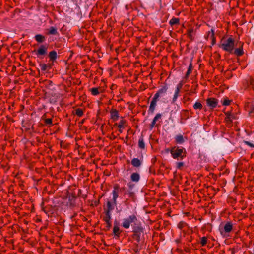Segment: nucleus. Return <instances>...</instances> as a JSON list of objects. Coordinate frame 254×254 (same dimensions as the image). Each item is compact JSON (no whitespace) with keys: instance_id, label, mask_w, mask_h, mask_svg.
I'll list each match as a JSON object with an SVG mask.
<instances>
[{"instance_id":"nucleus-1","label":"nucleus","mask_w":254,"mask_h":254,"mask_svg":"<svg viewBox=\"0 0 254 254\" xmlns=\"http://www.w3.org/2000/svg\"><path fill=\"white\" fill-rule=\"evenodd\" d=\"M168 87L166 85L162 86L154 94L149 107L148 112L149 114H153L157 106V102L159 98L165 95L167 93Z\"/></svg>"},{"instance_id":"nucleus-2","label":"nucleus","mask_w":254,"mask_h":254,"mask_svg":"<svg viewBox=\"0 0 254 254\" xmlns=\"http://www.w3.org/2000/svg\"><path fill=\"white\" fill-rule=\"evenodd\" d=\"M171 154L174 159H183L186 156V150L183 147L174 146L171 147Z\"/></svg>"},{"instance_id":"nucleus-3","label":"nucleus","mask_w":254,"mask_h":254,"mask_svg":"<svg viewBox=\"0 0 254 254\" xmlns=\"http://www.w3.org/2000/svg\"><path fill=\"white\" fill-rule=\"evenodd\" d=\"M219 47L225 51L232 53L234 48V40L231 37L226 40L223 39L221 41Z\"/></svg>"},{"instance_id":"nucleus-4","label":"nucleus","mask_w":254,"mask_h":254,"mask_svg":"<svg viewBox=\"0 0 254 254\" xmlns=\"http://www.w3.org/2000/svg\"><path fill=\"white\" fill-rule=\"evenodd\" d=\"M137 222L138 219L136 215L132 214L123 219L122 226L125 229H128L130 225L132 226L133 225H135Z\"/></svg>"},{"instance_id":"nucleus-5","label":"nucleus","mask_w":254,"mask_h":254,"mask_svg":"<svg viewBox=\"0 0 254 254\" xmlns=\"http://www.w3.org/2000/svg\"><path fill=\"white\" fill-rule=\"evenodd\" d=\"M126 188L125 187L121 188L118 184H115L113 186V190H112V200L114 205L117 204V199L119 197L120 192L125 190Z\"/></svg>"},{"instance_id":"nucleus-6","label":"nucleus","mask_w":254,"mask_h":254,"mask_svg":"<svg viewBox=\"0 0 254 254\" xmlns=\"http://www.w3.org/2000/svg\"><path fill=\"white\" fill-rule=\"evenodd\" d=\"M48 48V44H41L38 48L37 50H34L33 52L35 53L37 57L41 58L47 55Z\"/></svg>"},{"instance_id":"nucleus-7","label":"nucleus","mask_w":254,"mask_h":254,"mask_svg":"<svg viewBox=\"0 0 254 254\" xmlns=\"http://www.w3.org/2000/svg\"><path fill=\"white\" fill-rule=\"evenodd\" d=\"M233 229V224L231 222H227L223 228H220L219 231L221 234L225 236L226 234L230 233Z\"/></svg>"},{"instance_id":"nucleus-8","label":"nucleus","mask_w":254,"mask_h":254,"mask_svg":"<svg viewBox=\"0 0 254 254\" xmlns=\"http://www.w3.org/2000/svg\"><path fill=\"white\" fill-rule=\"evenodd\" d=\"M207 105L211 109H213L217 107L218 105V100L215 98H208L206 100Z\"/></svg>"},{"instance_id":"nucleus-9","label":"nucleus","mask_w":254,"mask_h":254,"mask_svg":"<svg viewBox=\"0 0 254 254\" xmlns=\"http://www.w3.org/2000/svg\"><path fill=\"white\" fill-rule=\"evenodd\" d=\"M225 114L227 115L225 119L226 125L228 127H230L232 126V123L233 120L236 119V117L234 114H231L229 112L226 113Z\"/></svg>"},{"instance_id":"nucleus-10","label":"nucleus","mask_w":254,"mask_h":254,"mask_svg":"<svg viewBox=\"0 0 254 254\" xmlns=\"http://www.w3.org/2000/svg\"><path fill=\"white\" fill-rule=\"evenodd\" d=\"M144 228L140 223H137L135 225H132V232L143 233Z\"/></svg>"},{"instance_id":"nucleus-11","label":"nucleus","mask_w":254,"mask_h":254,"mask_svg":"<svg viewBox=\"0 0 254 254\" xmlns=\"http://www.w3.org/2000/svg\"><path fill=\"white\" fill-rule=\"evenodd\" d=\"M111 118L114 121L118 120L119 117V111L116 109H112L110 111Z\"/></svg>"},{"instance_id":"nucleus-12","label":"nucleus","mask_w":254,"mask_h":254,"mask_svg":"<svg viewBox=\"0 0 254 254\" xmlns=\"http://www.w3.org/2000/svg\"><path fill=\"white\" fill-rule=\"evenodd\" d=\"M133 234L132 235V238L136 242L137 244L136 245L137 246L138 244L140 242V237L141 235L143 233H139L138 232H132Z\"/></svg>"},{"instance_id":"nucleus-13","label":"nucleus","mask_w":254,"mask_h":254,"mask_svg":"<svg viewBox=\"0 0 254 254\" xmlns=\"http://www.w3.org/2000/svg\"><path fill=\"white\" fill-rule=\"evenodd\" d=\"M34 39L38 43H42L45 41L46 37L45 36L41 34H36L34 36Z\"/></svg>"},{"instance_id":"nucleus-14","label":"nucleus","mask_w":254,"mask_h":254,"mask_svg":"<svg viewBox=\"0 0 254 254\" xmlns=\"http://www.w3.org/2000/svg\"><path fill=\"white\" fill-rule=\"evenodd\" d=\"M46 114H44L42 116V120H44V124L45 125L48 126V127H50L52 126V120L51 118L47 119L46 118Z\"/></svg>"},{"instance_id":"nucleus-15","label":"nucleus","mask_w":254,"mask_h":254,"mask_svg":"<svg viewBox=\"0 0 254 254\" xmlns=\"http://www.w3.org/2000/svg\"><path fill=\"white\" fill-rule=\"evenodd\" d=\"M140 178V175L138 173H133L130 175V180L134 182H138Z\"/></svg>"},{"instance_id":"nucleus-16","label":"nucleus","mask_w":254,"mask_h":254,"mask_svg":"<svg viewBox=\"0 0 254 254\" xmlns=\"http://www.w3.org/2000/svg\"><path fill=\"white\" fill-rule=\"evenodd\" d=\"M187 35L188 37L190 40H193L194 38V31L193 28H190L187 30Z\"/></svg>"},{"instance_id":"nucleus-17","label":"nucleus","mask_w":254,"mask_h":254,"mask_svg":"<svg viewBox=\"0 0 254 254\" xmlns=\"http://www.w3.org/2000/svg\"><path fill=\"white\" fill-rule=\"evenodd\" d=\"M49 58L50 59V61L52 62L55 61L57 58V54L56 51H52L49 53Z\"/></svg>"},{"instance_id":"nucleus-18","label":"nucleus","mask_w":254,"mask_h":254,"mask_svg":"<svg viewBox=\"0 0 254 254\" xmlns=\"http://www.w3.org/2000/svg\"><path fill=\"white\" fill-rule=\"evenodd\" d=\"M175 140L176 143L179 144H183L185 141L183 136L182 134L177 135L175 137Z\"/></svg>"},{"instance_id":"nucleus-19","label":"nucleus","mask_w":254,"mask_h":254,"mask_svg":"<svg viewBox=\"0 0 254 254\" xmlns=\"http://www.w3.org/2000/svg\"><path fill=\"white\" fill-rule=\"evenodd\" d=\"M131 165L134 167H139L141 165V161L138 159L134 158L131 161Z\"/></svg>"},{"instance_id":"nucleus-20","label":"nucleus","mask_w":254,"mask_h":254,"mask_svg":"<svg viewBox=\"0 0 254 254\" xmlns=\"http://www.w3.org/2000/svg\"><path fill=\"white\" fill-rule=\"evenodd\" d=\"M126 121L124 119H122L120 122L119 123V124H118V127L119 128V131L120 132V133H122L123 132V129L125 128V126H126Z\"/></svg>"},{"instance_id":"nucleus-21","label":"nucleus","mask_w":254,"mask_h":254,"mask_svg":"<svg viewBox=\"0 0 254 254\" xmlns=\"http://www.w3.org/2000/svg\"><path fill=\"white\" fill-rule=\"evenodd\" d=\"M90 91L92 94L94 96L98 95L100 93H102L103 91V90L100 87L92 88L90 89Z\"/></svg>"},{"instance_id":"nucleus-22","label":"nucleus","mask_w":254,"mask_h":254,"mask_svg":"<svg viewBox=\"0 0 254 254\" xmlns=\"http://www.w3.org/2000/svg\"><path fill=\"white\" fill-rule=\"evenodd\" d=\"M47 34L48 35H57L58 34L57 29L55 27L51 26L48 29V32Z\"/></svg>"},{"instance_id":"nucleus-23","label":"nucleus","mask_w":254,"mask_h":254,"mask_svg":"<svg viewBox=\"0 0 254 254\" xmlns=\"http://www.w3.org/2000/svg\"><path fill=\"white\" fill-rule=\"evenodd\" d=\"M192 69H193L192 63V62H191L190 63V64H189V67L188 68V70L186 72V73L185 75V78L187 79L189 77V75L192 72Z\"/></svg>"},{"instance_id":"nucleus-24","label":"nucleus","mask_w":254,"mask_h":254,"mask_svg":"<svg viewBox=\"0 0 254 254\" xmlns=\"http://www.w3.org/2000/svg\"><path fill=\"white\" fill-rule=\"evenodd\" d=\"M113 233L115 236L119 237L121 233L120 227L117 224H115L113 228Z\"/></svg>"},{"instance_id":"nucleus-25","label":"nucleus","mask_w":254,"mask_h":254,"mask_svg":"<svg viewBox=\"0 0 254 254\" xmlns=\"http://www.w3.org/2000/svg\"><path fill=\"white\" fill-rule=\"evenodd\" d=\"M180 20L178 18L173 17L170 19L169 22V24L173 26L175 25H179V24Z\"/></svg>"},{"instance_id":"nucleus-26","label":"nucleus","mask_w":254,"mask_h":254,"mask_svg":"<svg viewBox=\"0 0 254 254\" xmlns=\"http://www.w3.org/2000/svg\"><path fill=\"white\" fill-rule=\"evenodd\" d=\"M178 228L182 230L184 228H189L188 225L184 221H180L178 224Z\"/></svg>"},{"instance_id":"nucleus-27","label":"nucleus","mask_w":254,"mask_h":254,"mask_svg":"<svg viewBox=\"0 0 254 254\" xmlns=\"http://www.w3.org/2000/svg\"><path fill=\"white\" fill-rule=\"evenodd\" d=\"M138 147L142 149H143L145 148V143L144 142L143 137L142 135H141L138 140Z\"/></svg>"},{"instance_id":"nucleus-28","label":"nucleus","mask_w":254,"mask_h":254,"mask_svg":"<svg viewBox=\"0 0 254 254\" xmlns=\"http://www.w3.org/2000/svg\"><path fill=\"white\" fill-rule=\"evenodd\" d=\"M107 208L105 212L107 213H111V211L114 209V205L109 201L107 203Z\"/></svg>"},{"instance_id":"nucleus-29","label":"nucleus","mask_w":254,"mask_h":254,"mask_svg":"<svg viewBox=\"0 0 254 254\" xmlns=\"http://www.w3.org/2000/svg\"><path fill=\"white\" fill-rule=\"evenodd\" d=\"M234 54L237 56H241L243 55L244 52L242 47L238 48H236L234 52Z\"/></svg>"},{"instance_id":"nucleus-30","label":"nucleus","mask_w":254,"mask_h":254,"mask_svg":"<svg viewBox=\"0 0 254 254\" xmlns=\"http://www.w3.org/2000/svg\"><path fill=\"white\" fill-rule=\"evenodd\" d=\"M104 220L106 223L111 222V213L105 212V216L104 217Z\"/></svg>"},{"instance_id":"nucleus-31","label":"nucleus","mask_w":254,"mask_h":254,"mask_svg":"<svg viewBox=\"0 0 254 254\" xmlns=\"http://www.w3.org/2000/svg\"><path fill=\"white\" fill-rule=\"evenodd\" d=\"M126 195H127L129 198L132 199H133L135 196V193L134 192L131 190H127V191L125 192L124 195L125 196Z\"/></svg>"},{"instance_id":"nucleus-32","label":"nucleus","mask_w":254,"mask_h":254,"mask_svg":"<svg viewBox=\"0 0 254 254\" xmlns=\"http://www.w3.org/2000/svg\"><path fill=\"white\" fill-rule=\"evenodd\" d=\"M208 242V239L206 237H202L200 238V243L202 246H205Z\"/></svg>"},{"instance_id":"nucleus-33","label":"nucleus","mask_w":254,"mask_h":254,"mask_svg":"<svg viewBox=\"0 0 254 254\" xmlns=\"http://www.w3.org/2000/svg\"><path fill=\"white\" fill-rule=\"evenodd\" d=\"M75 114L78 117H82L84 114L83 110L81 108H77L75 110Z\"/></svg>"},{"instance_id":"nucleus-34","label":"nucleus","mask_w":254,"mask_h":254,"mask_svg":"<svg viewBox=\"0 0 254 254\" xmlns=\"http://www.w3.org/2000/svg\"><path fill=\"white\" fill-rule=\"evenodd\" d=\"M202 105L199 102H196L193 105V108L195 110H201L202 109Z\"/></svg>"},{"instance_id":"nucleus-35","label":"nucleus","mask_w":254,"mask_h":254,"mask_svg":"<svg viewBox=\"0 0 254 254\" xmlns=\"http://www.w3.org/2000/svg\"><path fill=\"white\" fill-rule=\"evenodd\" d=\"M176 165L177 169L181 170L184 166V163L183 162H176Z\"/></svg>"},{"instance_id":"nucleus-36","label":"nucleus","mask_w":254,"mask_h":254,"mask_svg":"<svg viewBox=\"0 0 254 254\" xmlns=\"http://www.w3.org/2000/svg\"><path fill=\"white\" fill-rule=\"evenodd\" d=\"M231 101H232L231 100H229L227 98H226V99H224L222 104L224 106H228V105H229L230 104Z\"/></svg>"},{"instance_id":"nucleus-37","label":"nucleus","mask_w":254,"mask_h":254,"mask_svg":"<svg viewBox=\"0 0 254 254\" xmlns=\"http://www.w3.org/2000/svg\"><path fill=\"white\" fill-rule=\"evenodd\" d=\"M40 66L42 71H46L48 67V65L45 64H40Z\"/></svg>"},{"instance_id":"nucleus-38","label":"nucleus","mask_w":254,"mask_h":254,"mask_svg":"<svg viewBox=\"0 0 254 254\" xmlns=\"http://www.w3.org/2000/svg\"><path fill=\"white\" fill-rule=\"evenodd\" d=\"M244 143L245 144L251 147H253V148H254V144H252V143H251L250 142L248 141H244Z\"/></svg>"},{"instance_id":"nucleus-39","label":"nucleus","mask_w":254,"mask_h":254,"mask_svg":"<svg viewBox=\"0 0 254 254\" xmlns=\"http://www.w3.org/2000/svg\"><path fill=\"white\" fill-rule=\"evenodd\" d=\"M156 121L154 120V119H153L150 125L149 128L150 129H152L155 126V125L156 124Z\"/></svg>"},{"instance_id":"nucleus-40","label":"nucleus","mask_w":254,"mask_h":254,"mask_svg":"<svg viewBox=\"0 0 254 254\" xmlns=\"http://www.w3.org/2000/svg\"><path fill=\"white\" fill-rule=\"evenodd\" d=\"M162 117V115L160 113H157L156 116H155V117L153 118V119H154V120L155 121H157L158 120H159V119H161Z\"/></svg>"},{"instance_id":"nucleus-41","label":"nucleus","mask_w":254,"mask_h":254,"mask_svg":"<svg viewBox=\"0 0 254 254\" xmlns=\"http://www.w3.org/2000/svg\"><path fill=\"white\" fill-rule=\"evenodd\" d=\"M178 96H179V94L174 93L173 99H172V103H174L176 101Z\"/></svg>"},{"instance_id":"nucleus-42","label":"nucleus","mask_w":254,"mask_h":254,"mask_svg":"<svg viewBox=\"0 0 254 254\" xmlns=\"http://www.w3.org/2000/svg\"><path fill=\"white\" fill-rule=\"evenodd\" d=\"M112 226V222L106 223V228L107 230H109Z\"/></svg>"},{"instance_id":"nucleus-43","label":"nucleus","mask_w":254,"mask_h":254,"mask_svg":"<svg viewBox=\"0 0 254 254\" xmlns=\"http://www.w3.org/2000/svg\"><path fill=\"white\" fill-rule=\"evenodd\" d=\"M182 86H183V84L182 83V82H180V83H179L177 85V87H176V88H177V89H178H178H180H180L182 88Z\"/></svg>"},{"instance_id":"nucleus-44","label":"nucleus","mask_w":254,"mask_h":254,"mask_svg":"<svg viewBox=\"0 0 254 254\" xmlns=\"http://www.w3.org/2000/svg\"><path fill=\"white\" fill-rule=\"evenodd\" d=\"M250 106H251V110L250 111V113H254V105L251 104Z\"/></svg>"},{"instance_id":"nucleus-45","label":"nucleus","mask_w":254,"mask_h":254,"mask_svg":"<svg viewBox=\"0 0 254 254\" xmlns=\"http://www.w3.org/2000/svg\"><path fill=\"white\" fill-rule=\"evenodd\" d=\"M188 229L189 228H184L181 231L184 234H186V233H187Z\"/></svg>"},{"instance_id":"nucleus-46","label":"nucleus","mask_w":254,"mask_h":254,"mask_svg":"<svg viewBox=\"0 0 254 254\" xmlns=\"http://www.w3.org/2000/svg\"><path fill=\"white\" fill-rule=\"evenodd\" d=\"M165 151L166 153L170 152L171 153V148L170 149V148H166V149H165Z\"/></svg>"},{"instance_id":"nucleus-47","label":"nucleus","mask_w":254,"mask_h":254,"mask_svg":"<svg viewBox=\"0 0 254 254\" xmlns=\"http://www.w3.org/2000/svg\"><path fill=\"white\" fill-rule=\"evenodd\" d=\"M180 89H178H178H177V88H176V89H175V93H175V94H179V92H180Z\"/></svg>"},{"instance_id":"nucleus-48","label":"nucleus","mask_w":254,"mask_h":254,"mask_svg":"<svg viewBox=\"0 0 254 254\" xmlns=\"http://www.w3.org/2000/svg\"><path fill=\"white\" fill-rule=\"evenodd\" d=\"M127 186H128V188H129V189H132V187H133V185H132V184H131L130 183H128V184H127Z\"/></svg>"},{"instance_id":"nucleus-49","label":"nucleus","mask_w":254,"mask_h":254,"mask_svg":"<svg viewBox=\"0 0 254 254\" xmlns=\"http://www.w3.org/2000/svg\"><path fill=\"white\" fill-rule=\"evenodd\" d=\"M84 120H83L81 121V124H83V123H84Z\"/></svg>"},{"instance_id":"nucleus-50","label":"nucleus","mask_w":254,"mask_h":254,"mask_svg":"<svg viewBox=\"0 0 254 254\" xmlns=\"http://www.w3.org/2000/svg\"><path fill=\"white\" fill-rule=\"evenodd\" d=\"M135 252H137L138 251L137 249L134 250Z\"/></svg>"},{"instance_id":"nucleus-51","label":"nucleus","mask_w":254,"mask_h":254,"mask_svg":"<svg viewBox=\"0 0 254 254\" xmlns=\"http://www.w3.org/2000/svg\"><path fill=\"white\" fill-rule=\"evenodd\" d=\"M126 139H127L128 138V136H127L126 137Z\"/></svg>"},{"instance_id":"nucleus-52","label":"nucleus","mask_w":254,"mask_h":254,"mask_svg":"<svg viewBox=\"0 0 254 254\" xmlns=\"http://www.w3.org/2000/svg\"><path fill=\"white\" fill-rule=\"evenodd\" d=\"M127 199L125 201V202H127Z\"/></svg>"}]
</instances>
